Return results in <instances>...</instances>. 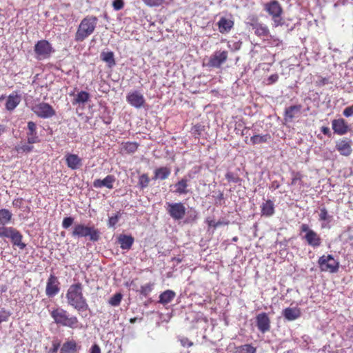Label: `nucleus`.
Listing matches in <instances>:
<instances>
[{
	"instance_id": "1",
	"label": "nucleus",
	"mask_w": 353,
	"mask_h": 353,
	"mask_svg": "<svg viewBox=\"0 0 353 353\" xmlns=\"http://www.w3.org/2000/svg\"><path fill=\"white\" fill-rule=\"evenodd\" d=\"M65 298L68 304L79 312L89 309L87 300L83 294V285L81 283L71 285L67 290Z\"/></svg>"
},
{
	"instance_id": "2",
	"label": "nucleus",
	"mask_w": 353,
	"mask_h": 353,
	"mask_svg": "<svg viewBox=\"0 0 353 353\" xmlns=\"http://www.w3.org/2000/svg\"><path fill=\"white\" fill-rule=\"evenodd\" d=\"M97 21L98 19L96 17L88 16L85 17L78 27L75 34V41L78 42L83 41L91 35L94 31Z\"/></svg>"
},
{
	"instance_id": "3",
	"label": "nucleus",
	"mask_w": 353,
	"mask_h": 353,
	"mask_svg": "<svg viewBox=\"0 0 353 353\" xmlns=\"http://www.w3.org/2000/svg\"><path fill=\"white\" fill-rule=\"evenodd\" d=\"M50 315L57 324L73 329L78 327V319L74 316H70L68 312L63 308L54 309L51 311Z\"/></svg>"
},
{
	"instance_id": "4",
	"label": "nucleus",
	"mask_w": 353,
	"mask_h": 353,
	"mask_svg": "<svg viewBox=\"0 0 353 353\" xmlns=\"http://www.w3.org/2000/svg\"><path fill=\"white\" fill-rule=\"evenodd\" d=\"M100 231L94 225H85L83 223L74 224L72 236L74 238L88 237L91 241H97L100 238Z\"/></svg>"
},
{
	"instance_id": "5",
	"label": "nucleus",
	"mask_w": 353,
	"mask_h": 353,
	"mask_svg": "<svg viewBox=\"0 0 353 353\" xmlns=\"http://www.w3.org/2000/svg\"><path fill=\"white\" fill-rule=\"evenodd\" d=\"M264 10L272 17L274 26L278 27L283 24V8L278 1L272 0L265 3Z\"/></svg>"
},
{
	"instance_id": "6",
	"label": "nucleus",
	"mask_w": 353,
	"mask_h": 353,
	"mask_svg": "<svg viewBox=\"0 0 353 353\" xmlns=\"http://www.w3.org/2000/svg\"><path fill=\"white\" fill-rule=\"evenodd\" d=\"M301 233H304L303 239L305 241L308 245L316 248L321 246L322 243V239L320 235L312 230L307 224H302L300 227Z\"/></svg>"
},
{
	"instance_id": "7",
	"label": "nucleus",
	"mask_w": 353,
	"mask_h": 353,
	"mask_svg": "<svg viewBox=\"0 0 353 353\" xmlns=\"http://www.w3.org/2000/svg\"><path fill=\"white\" fill-rule=\"evenodd\" d=\"M34 51L35 58L40 61L49 59L54 50L49 41L43 39L37 42L34 47Z\"/></svg>"
},
{
	"instance_id": "8",
	"label": "nucleus",
	"mask_w": 353,
	"mask_h": 353,
	"mask_svg": "<svg viewBox=\"0 0 353 353\" xmlns=\"http://www.w3.org/2000/svg\"><path fill=\"white\" fill-rule=\"evenodd\" d=\"M165 210L170 217L175 221L183 219L186 213V208L181 202H167L165 203Z\"/></svg>"
},
{
	"instance_id": "9",
	"label": "nucleus",
	"mask_w": 353,
	"mask_h": 353,
	"mask_svg": "<svg viewBox=\"0 0 353 353\" xmlns=\"http://www.w3.org/2000/svg\"><path fill=\"white\" fill-rule=\"evenodd\" d=\"M319 264L322 271L336 272L339 270V263L332 255L322 256L319 259Z\"/></svg>"
},
{
	"instance_id": "10",
	"label": "nucleus",
	"mask_w": 353,
	"mask_h": 353,
	"mask_svg": "<svg viewBox=\"0 0 353 353\" xmlns=\"http://www.w3.org/2000/svg\"><path fill=\"white\" fill-rule=\"evenodd\" d=\"M32 111L40 118L48 119L55 115V110L47 103H39L32 108Z\"/></svg>"
},
{
	"instance_id": "11",
	"label": "nucleus",
	"mask_w": 353,
	"mask_h": 353,
	"mask_svg": "<svg viewBox=\"0 0 353 353\" xmlns=\"http://www.w3.org/2000/svg\"><path fill=\"white\" fill-rule=\"evenodd\" d=\"M228 59V52L216 51L209 58L207 66L211 68H219Z\"/></svg>"
},
{
	"instance_id": "12",
	"label": "nucleus",
	"mask_w": 353,
	"mask_h": 353,
	"mask_svg": "<svg viewBox=\"0 0 353 353\" xmlns=\"http://www.w3.org/2000/svg\"><path fill=\"white\" fill-rule=\"evenodd\" d=\"M126 101L129 104L136 108L143 107L145 103V99L143 94L138 90L130 92L126 96Z\"/></svg>"
},
{
	"instance_id": "13",
	"label": "nucleus",
	"mask_w": 353,
	"mask_h": 353,
	"mask_svg": "<svg viewBox=\"0 0 353 353\" xmlns=\"http://www.w3.org/2000/svg\"><path fill=\"white\" fill-rule=\"evenodd\" d=\"M332 128L335 134L341 136L352 131L346 121L342 118L332 120Z\"/></svg>"
},
{
	"instance_id": "14",
	"label": "nucleus",
	"mask_w": 353,
	"mask_h": 353,
	"mask_svg": "<svg viewBox=\"0 0 353 353\" xmlns=\"http://www.w3.org/2000/svg\"><path fill=\"white\" fill-rule=\"evenodd\" d=\"M59 282L57 276L53 274H50V277L48 279L46 293L48 297H54L57 295L59 290Z\"/></svg>"
},
{
	"instance_id": "15",
	"label": "nucleus",
	"mask_w": 353,
	"mask_h": 353,
	"mask_svg": "<svg viewBox=\"0 0 353 353\" xmlns=\"http://www.w3.org/2000/svg\"><path fill=\"white\" fill-rule=\"evenodd\" d=\"M256 326L260 332L265 333L270 330V320L265 312L259 314L256 317Z\"/></svg>"
},
{
	"instance_id": "16",
	"label": "nucleus",
	"mask_w": 353,
	"mask_h": 353,
	"mask_svg": "<svg viewBox=\"0 0 353 353\" xmlns=\"http://www.w3.org/2000/svg\"><path fill=\"white\" fill-rule=\"evenodd\" d=\"M65 159L68 167L72 170H77L82 166V159L77 154L68 153Z\"/></svg>"
},
{
	"instance_id": "17",
	"label": "nucleus",
	"mask_w": 353,
	"mask_h": 353,
	"mask_svg": "<svg viewBox=\"0 0 353 353\" xmlns=\"http://www.w3.org/2000/svg\"><path fill=\"white\" fill-rule=\"evenodd\" d=\"M116 179L113 175H108L103 179H95L93 182V186L95 188H101L105 187L108 189L113 188V184Z\"/></svg>"
},
{
	"instance_id": "18",
	"label": "nucleus",
	"mask_w": 353,
	"mask_h": 353,
	"mask_svg": "<svg viewBox=\"0 0 353 353\" xmlns=\"http://www.w3.org/2000/svg\"><path fill=\"white\" fill-rule=\"evenodd\" d=\"M27 141L29 144H34L39 142V138L37 132V125L33 121L28 123Z\"/></svg>"
},
{
	"instance_id": "19",
	"label": "nucleus",
	"mask_w": 353,
	"mask_h": 353,
	"mask_svg": "<svg viewBox=\"0 0 353 353\" xmlns=\"http://www.w3.org/2000/svg\"><path fill=\"white\" fill-rule=\"evenodd\" d=\"M336 148L341 155L347 157L352 153L350 141L347 139L339 140L336 143Z\"/></svg>"
},
{
	"instance_id": "20",
	"label": "nucleus",
	"mask_w": 353,
	"mask_h": 353,
	"mask_svg": "<svg viewBox=\"0 0 353 353\" xmlns=\"http://www.w3.org/2000/svg\"><path fill=\"white\" fill-rule=\"evenodd\" d=\"M188 182L189 180L186 177L182 178L174 185V190L173 192L179 195L187 194L189 192Z\"/></svg>"
},
{
	"instance_id": "21",
	"label": "nucleus",
	"mask_w": 353,
	"mask_h": 353,
	"mask_svg": "<svg viewBox=\"0 0 353 353\" xmlns=\"http://www.w3.org/2000/svg\"><path fill=\"white\" fill-rule=\"evenodd\" d=\"M118 243L123 250H130L134 243V239L131 235L120 234L118 238Z\"/></svg>"
},
{
	"instance_id": "22",
	"label": "nucleus",
	"mask_w": 353,
	"mask_h": 353,
	"mask_svg": "<svg viewBox=\"0 0 353 353\" xmlns=\"http://www.w3.org/2000/svg\"><path fill=\"white\" fill-rule=\"evenodd\" d=\"M250 26L254 30V33L257 36L264 37L269 36V30L266 26L256 21L251 23Z\"/></svg>"
},
{
	"instance_id": "23",
	"label": "nucleus",
	"mask_w": 353,
	"mask_h": 353,
	"mask_svg": "<svg viewBox=\"0 0 353 353\" xmlns=\"http://www.w3.org/2000/svg\"><path fill=\"white\" fill-rule=\"evenodd\" d=\"M283 315L288 321H294L300 317L301 310L298 307H287L283 310Z\"/></svg>"
},
{
	"instance_id": "24",
	"label": "nucleus",
	"mask_w": 353,
	"mask_h": 353,
	"mask_svg": "<svg viewBox=\"0 0 353 353\" xmlns=\"http://www.w3.org/2000/svg\"><path fill=\"white\" fill-rule=\"evenodd\" d=\"M176 296V293L171 290H167L159 295V303L165 305L172 301Z\"/></svg>"
},
{
	"instance_id": "25",
	"label": "nucleus",
	"mask_w": 353,
	"mask_h": 353,
	"mask_svg": "<svg viewBox=\"0 0 353 353\" xmlns=\"http://www.w3.org/2000/svg\"><path fill=\"white\" fill-rule=\"evenodd\" d=\"M234 26L233 21L221 17L218 22L219 30L221 33L228 32Z\"/></svg>"
},
{
	"instance_id": "26",
	"label": "nucleus",
	"mask_w": 353,
	"mask_h": 353,
	"mask_svg": "<svg viewBox=\"0 0 353 353\" xmlns=\"http://www.w3.org/2000/svg\"><path fill=\"white\" fill-rule=\"evenodd\" d=\"M319 220L320 221H323L321 223V228H327V223H330L332 220V216L329 214L327 210L325 208H320V212L319 214Z\"/></svg>"
},
{
	"instance_id": "27",
	"label": "nucleus",
	"mask_w": 353,
	"mask_h": 353,
	"mask_svg": "<svg viewBox=\"0 0 353 353\" xmlns=\"http://www.w3.org/2000/svg\"><path fill=\"white\" fill-rule=\"evenodd\" d=\"M21 97L18 94H10L6 103V108L8 110H13L20 103Z\"/></svg>"
},
{
	"instance_id": "28",
	"label": "nucleus",
	"mask_w": 353,
	"mask_h": 353,
	"mask_svg": "<svg viewBox=\"0 0 353 353\" xmlns=\"http://www.w3.org/2000/svg\"><path fill=\"white\" fill-rule=\"evenodd\" d=\"M78 350L77 344L74 340L65 342L61 347V353H77Z\"/></svg>"
},
{
	"instance_id": "29",
	"label": "nucleus",
	"mask_w": 353,
	"mask_h": 353,
	"mask_svg": "<svg viewBox=\"0 0 353 353\" xmlns=\"http://www.w3.org/2000/svg\"><path fill=\"white\" fill-rule=\"evenodd\" d=\"M22 234L17 229L10 237L14 245L19 247L21 250H23L26 245L22 242Z\"/></svg>"
},
{
	"instance_id": "30",
	"label": "nucleus",
	"mask_w": 353,
	"mask_h": 353,
	"mask_svg": "<svg viewBox=\"0 0 353 353\" xmlns=\"http://www.w3.org/2000/svg\"><path fill=\"white\" fill-rule=\"evenodd\" d=\"M261 213L263 216H271L274 213V205L272 201L268 200L261 205Z\"/></svg>"
},
{
	"instance_id": "31",
	"label": "nucleus",
	"mask_w": 353,
	"mask_h": 353,
	"mask_svg": "<svg viewBox=\"0 0 353 353\" xmlns=\"http://www.w3.org/2000/svg\"><path fill=\"white\" fill-rule=\"evenodd\" d=\"M171 170L167 167H161L154 171V179H166L170 174Z\"/></svg>"
},
{
	"instance_id": "32",
	"label": "nucleus",
	"mask_w": 353,
	"mask_h": 353,
	"mask_svg": "<svg viewBox=\"0 0 353 353\" xmlns=\"http://www.w3.org/2000/svg\"><path fill=\"white\" fill-rule=\"evenodd\" d=\"M12 214L7 209L0 210V225H6L10 223Z\"/></svg>"
},
{
	"instance_id": "33",
	"label": "nucleus",
	"mask_w": 353,
	"mask_h": 353,
	"mask_svg": "<svg viewBox=\"0 0 353 353\" xmlns=\"http://www.w3.org/2000/svg\"><path fill=\"white\" fill-rule=\"evenodd\" d=\"M101 59L107 63L108 65L111 68L116 64L114 53L111 51L109 52H102L101 54Z\"/></svg>"
},
{
	"instance_id": "34",
	"label": "nucleus",
	"mask_w": 353,
	"mask_h": 353,
	"mask_svg": "<svg viewBox=\"0 0 353 353\" xmlns=\"http://www.w3.org/2000/svg\"><path fill=\"white\" fill-rule=\"evenodd\" d=\"M301 106L300 105H292L285 109V120H292L295 114L300 112Z\"/></svg>"
},
{
	"instance_id": "35",
	"label": "nucleus",
	"mask_w": 353,
	"mask_h": 353,
	"mask_svg": "<svg viewBox=\"0 0 353 353\" xmlns=\"http://www.w3.org/2000/svg\"><path fill=\"white\" fill-rule=\"evenodd\" d=\"M90 99V94L85 91H81L79 92L75 98L72 103L74 104H83L86 103Z\"/></svg>"
},
{
	"instance_id": "36",
	"label": "nucleus",
	"mask_w": 353,
	"mask_h": 353,
	"mask_svg": "<svg viewBox=\"0 0 353 353\" xmlns=\"http://www.w3.org/2000/svg\"><path fill=\"white\" fill-rule=\"evenodd\" d=\"M269 139H270V135L266 134L263 135H254L251 137L250 141L253 145H255L266 143Z\"/></svg>"
},
{
	"instance_id": "37",
	"label": "nucleus",
	"mask_w": 353,
	"mask_h": 353,
	"mask_svg": "<svg viewBox=\"0 0 353 353\" xmlns=\"http://www.w3.org/2000/svg\"><path fill=\"white\" fill-rule=\"evenodd\" d=\"M256 348L251 345H243L237 347L234 353H255Z\"/></svg>"
},
{
	"instance_id": "38",
	"label": "nucleus",
	"mask_w": 353,
	"mask_h": 353,
	"mask_svg": "<svg viewBox=\"0 0 353 353\" xmlns=\"http://www.w3.org/2000/svg\"><path fill=\"white\" fill-rule=\"evenodd\" d=\"M15 230L16 229L12 227H6L5 225H1L0 227V237H6L10 239Z\"/></svg>"
},
{
	"instance_id": "39",
	"label": "nucleus",
	"mask_w": 353,
	"mask_h": 353,
	"mask_svg": "<svg viewBox=\"0 0 353 353\" xmlns=\"http://www.w3.org/2000/svg\"><path fill=\"white\" fill-rule=\"evenodd\" d=\"M14 150L19 153H28L32 151L33 146L31 144H18L15 146Z\"/></svg>"
},
{
	"instance_id": "40",
	"label": "nucleus",
	"mask_w": 353,
	"mask_h": 353,
	"mask_svg": "<svg viewBox=\"0 0 353 353\" xmlns=\"http://www.w3.org/2000/svg\"><path fill=\"white\" fill-rule=\"evenodd\" d=\"M138 148V144L134 142H127L123 145L122 150L126 153H134Z\"/></svg>"
},
{
	"instance_id": "41",
	"label": "nucleus",
	"mask_w": 353,
	"mask_h": 353,
	"mask_svg": "<svg viewBox=\"0 0 353 353\" xmlns=\"http://www.w3.org/2000/svg\"><path fill=\"white\" fill-rule=\"evenodd\" d=\"M122 299V294L121 293L115 294L112 297H111L108 301V303L112 306H118L119 305Z\"/></svg>"
},
{
	"instance_id": "42",
	"label": "nucleus",
	"mask_w": 353,
	"mask_h": 353,
	"mask_svg": "<svg viewBox=\"0 0 353 353\" xmlns=\"http://www.w3.org/2000/svg\"><path fill=\"white\" fill-rule=\"evenodd\" d=\"M150 182V179L147 174H143L139 176V185L140 187L143 189L148 186Z\"/></svg>"
},
{
	"instance_id": "43",
	"label": "nucleus",
	"mask_w": 353,
	"mask_h": 353,
	"mask_svg": "<svg viewBox=\"0 0 353 353\" xmlns=\"http://www.w3.org/2000/svg\"><path fill=\"white\" fill-rule=\"evenodd\" d=\"M121 214L120 212H118L114 216H112L109 218L108 225L109 228H114L115 225L119 221V218L121 217Z\"/></svg>"
},
{
	"instance_id": "44",
	"label": "nucleus",
	"mask_w": 353,
	"mask_h": 353,
	"mask_svg": "<svg viewBox=\"0 0 353 353\" xmlns=\"http://www.w3.org/2000/svg\"><path fill=\"white\" fill-rule=\"evenodd\" d=\"M152 289L153 283H149L141 287L140 292L143 296H147L152 292Z\"/></svg>"
},
{
	"instance_id": "45",
	"label": "nucleus",
	"mask_w": 353,
	"mask_h": 353,
	"mask_svg": "<svg viewBox=\"0 0 353 353\" xmlns=\"http://www.w3.org/2000/svg\"><path fill=\"white\" fill-rule=\"evenodd\" d=\"M11 315V312L5 310L4 308L0 309V323L2 322H6L8 321L9 317Z\"/></svg>"
},
{
	"instance_id": "46",
	"label": "nucleus",
	"mask_w": 353,
	"mask_h": 353,
	"mask_svg": "<svg viewBox=\"0 0 353 353\" xmlns=\"http://www.w3.org/2000/svg\"><path fill=\"white\" fill-rule=\"evenodd\" d=\"M206 223H208L209 227H213L214 228H216L220 225L227 224V223L221 221L216 222L215 221L210 219V218H208L206 219Z\"/></svg>"
},
{
	"instance_id": "47",
	"label": "nucleus",
	"mask_w": 353,
	"mask_h": 353,
	"mask_svg": "<svg viewBox=\"0 0 353 353\" xmlns=\"http://www.w3.org/2000/svg\"><path fill=\"white\" fill-rule=\"evenodd\" d=\"M74 223V218L71 216L65 217L62 221V227L64 229L69 228Z\"/></svg>"
},
{
	"instance_id": "48",
	"label": "nucleus",
	"mask_w": 353,
	"mask_h": 353,
	"mask_svg": "<svg viewBox=\"0 0 353 353\" xmlns=\"http://www.w3.org/2000/svg\"><path fill=\"white\" fill-rule=\"evenodd\" d=\"M143 1L149 6H159L163 3L164 0H143Z\"/></svg>"
},
{
	"instance_id": "49",
	"label": "nucleus",
	"mask_w": 353,
	"mask_h": 353,
	"mask_svg": "<svg viewBox=\"0 0 353 353\" xmlns=\"http://www.w3.org/2000/svg\"><path fill=\"white\" fill-rule=\"evenodd\" d=\"M124 3L123 0H114L112 6L115 10H120L123 8Z\"/></svg>"
},
{
	"instance_id": "50",
	"label": "nucleus",
	"mask_w": 353,
	"mask_h": 353,
	"mask_svg": "<svg viewBox=\"0 0 353 353\" xmlns=\"http://www.w3.org/2000/svg\"><path fill=\"white\" fill-rule=\"evenodd\" d=\"M179 341L181 345L183 347H191L193 345V343L190 341L187 337H181Z\"/></svg>"
},
{
	"instance_id": "51",
	"label": "nucleus",
	"mask_w": 353,
	"mask_h": 353,
	"mask_svg": "<svg viewBox=\"0 0 353 353\" xmlns=\"http://www.w3.org/2000/svg\"><path fill=\"white\" fill-rule=\"evenodd\" d=\"M279 79V75L277 74H274L270 75L267 79V85H271L276 82Z\"/></svg>"
},
{
	"instance_id": "52",
	"label": "nucleus",
	"mask_w": 353,
	"mask_h": 353,
	"mask_svg": "<svg viewBox=\"0 0 353 353\" xmlns=\"http://www.w3.org/2000/svg\"><path fill=\"white\" fill-rule=\"evenodd\" d=\"M343 114L346 117L352 116L353 115V105L345 108V110L343 112Z\"/></svg>"
},
{
	"instance_id": "53",
	"label": "nucleus",
	"mask_w": 353,
	"mask_h": 353,
	"mask_svg": "<svg viewBox=\"0 0 353 353\" xmlns=\"http://www.w3.org/2000/svg\"><path fill=\"white\" fill-rule=\"evenodd\" d=\"M90 353H101V348L97 344H94L90 348Z\"/></svg>"
},
{
	"instance_id": "54",
	"label": "nucleus",
	"mask_w": 353,
	"mask_h": 353,
	"mask_svg": "<svg viewBox=\"0 0 353 353\" xmlns=\"http://www.w3.org/2000/svg\"><path fill=\"white\" fill-rule=\"evenodd\" d=\"M321 132H323V134H324L325 135H327L328 137H330L331 136V132H330V130L328 127H325V126H323L321 128Z\"/></svg>"
},
{
	"instance_id": "55",
	"label": "nucleus",
	"mask_w": 353,
	"mask_h": 353,
	"mask_svg": "<svg viewBox=\"0 0 353 353\" xmlns=\"http://www.w3.org/2000/svg\"><path fill=\"white\" fill-rule=\"evenodd\" d=\"M226 178L228 179V180H231L234 182H236L237 181V179L233 177V174L232 173H228L226 174Z\"/></svg>"
},
{
	"instance_id": "56",
	"label": "nucleus",
	"mask_w": 353,
	"mask_h": 353,
	"mask_svg": "<svg viewBox=\"0 0 353 353\" xmlns=\"http://www.w3.org/2000/svg\"><path fill=\"white\" fill-rule=\"evenodd\" d=\"M279 186H280L279 183L275 181L272 182L271 188H273L274 190H276V189H278L279 188Z\"/></svg>"
},
{
	"instance_id": "57",
	"label": "nucleus",
	"mask_w": 353,
	"mask_h": 353,
	"mask_svg": "<svg viewBox=\"0 0 353 353\" xmlns=\"http://www.w3.org/2000/svg\"><path fill=\"white\" fill-rule=\"evenodd\" d=\"M300 179H300V177H299V176H298L297 175H296V176H295L292 179V180L291 185H295V184L296 183L297 181H299V180H300Z\"/></svg>"
},
{
	"instance_id": "58",
	"label": "nucleus",
	"mask_w": 353,
	"mask_h": 353,
	"mask_svg": "<svg viewBox=\"0 0 353 353\" xmlns=\"http://www.w3.org/2000/svg\"><path fill=\"white\" fill-rule=\"evenodd\" d=\"M5 131H6V128H5V126H4V125H0V136H1L3 133H4V132H5Z\"/></svg>"
},
{
	"instance_id": "59",
	"label": "nucleus",
	"mask_w": 353,
	"mask_h": 353,
	"mask_svg": "<svg viewBox=\"0 0 353 353\" xmlns=\"http://www.w3.org/2000/svg\"><path fill=\"white\" fill-rule=\"evenodd\" d=\"M137 321V318L130 319V321L131 323H135Z\"/></svg>"
},
{
	"instance_id": "60",
	"label": "nucleus",
	"mask_w": 353,
	"mask_h": 353,
	"mask_svg": "<svg viewBox=\"0 0 353 353\" xmlns=\"http://www.w3.org/2000/svg\"><path fill=\"white\" fill-rule=\"evenodd\" d=\"M5 98H6L5 95H3V94L0 95V101L3 100Z\"/></svg>"
},
{
	"instance_id": "61",
	"label": "nucleus",
	"mask_w": 353,
	"mask_h": 353,
	"mask_svg": "<svg viewBox=\"0 0 353 353\" xmlns=\"http://www.w3.org/2000/svg\"><path fill=\"white\" fill-rule=\"evenodd\" d=\"M284 353H293L292 350H288L287 352H285Z\"/></svg>"
},
{
	"instance_id": "62",
	"label": "nucleus",
	"mask_w": 353,
	"mask_h": 353,
	"mask_svg": "<svg viewBox=\"0 0 353 353\" xmlns=\"http://www.w3.org/2000/svg\"><path fill=\"white\" fill-rule=\"evenodd\" d=\"M232 240H233L234 241H237V237H234Z\"/></svg>"
}]
</instances>
